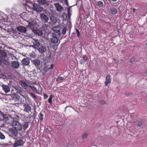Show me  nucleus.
<instances>
[{
    "instance_id": "nucleus-1",
    "label": "nucleus",
    "mask_w": 147,
    "mask_h": 147,
    "mask_svg": "<svg viewBox=\"0 0 147 147\" xmlns=\"http://www.w3.org/2000/svg\"><path fill=\"white\" fill-rule=\"evenodd\" d=\"M52 30L56 35L59 36V40H61L66 34L67 27L64 25L61 24L53 27L52 28Z\"/></svg>"
},
{
    "instance_id": "nucleus-2",
    "label": "nucleus",
    "mask_w": 147,
    "mask_h": 147,
    "mask_svg": "<svg viewBox=\"0 0 147 147\" xmlns=\"http://www.w3.org/2000/svg\"><path fill=\"white\" fill-rule=\"evenodd\" d=\"M33 44V45H31L30 46L38 50L39 52L41 54H43L46 51V47L41 44L38 39H34Z\"/></svg>"
},
{
    "instance_id": "nucleus-3",
    "label": "nucleus",
    "mask_w": 147,
    "mask_h": 147,
    "mask_svg": "<svg viewBox=\"0 0 147 147\" xmlns=\"http://www.w3.org/2000/svg\"><path fill=\"white\" fill-rule=\"evenodd\" d=\"M23 5L30 9H34V10L37 12H41L43 11V8L42 7L40 6L37 4H35V3H34L33 5V7L31 5H28L26 3H25V4H23Z\"/></svg>"
},
{
    "instance_id": "nucleus-4",
    "label": "nucleus",
    "mask_w": 147,
    "mask_h": 147,
    "mask_svg": "<svg viewBox=\"0 0 147 147\" xmlns=\"http://www.w3.org/2000/svg\"><path fill=\"white\" fill-rule=\"evenodd\" d=\"M31 60L33 64L38 69L41 71V69H42V62L37 59L34 60L31 59Z\"/></svg>"
},
{
    "instance_id": "nucleus-5",
    "label": "nucleus",
    "mask_w": 147,
    "mask_h": 147,
    "mask_svg": "<svg viewBox=\"0 0 147 147\" xmlns=\"http://www.w3.org/2000/svg\"><path fill=\"white\" fill-rule=\"evenodd\" d=\"M12 125L15 130L20 131L22 129V125L17 121L13 120L12 122Z\"/></svg>"
},
{
    "instance_id": "nucleus-6",
    "label": "nucleus",
    "mask_w": 147,
    "mask_h": 147,
    "mask_svg": "<svg viewBox=\"0 0 147 147\" xmlns=\"http://www.w3.org/2000/svg\"><path fill=\"white\" fill-rule=\"evenodd\" d=\"M52 38L50 39L51 41L53 43L55 44L57 43L59 40V44L60 43V41L59 39V36L56 34L55 32L52 33Z\"/></svg>"
},
{
    "instance_id": "nucleus-7",
    "label": "nucleus",
    "mask_w": 147,
    "mask_h": 147,
    "mask_svg": "<svg viewBox=\"0 0 147 147\" xmlns=\"http://www.w3.org/2000/svg\"><path fill=\"white\" fill-rule=\"evenodd\" d=\"M13 138L15 140L14 143L13 145V146L14 147H17L18 146H21L24 143V142L21 139H18L17 138Z\"/></svg>"
},
{
    "instance_id": "nucleus-8",
    "label": "nucleus",
    "mask_w": 147,
    "mask_h": 147,
    "mask_svg": "<svg viewBox=\"0 0 147 147\" xmlns=\"http://www.w3.org/2000/svg\"><path fill=\"white\" fill-rule=\"evenodd\" d=\"M8 95L10 96V98H9V100H13L15 102L18 101L20 100V97L16 93L11 94H9Z\"/></svg>"
},
{
    "instance_id": "nucleus-9",
    "label": "nucleus",
    "mask_w": 147,
    "mask_h": 147,
    "mask_svg": "<svg viewBox=\"0 0 147 147\" xmlns=\"http://www.w3.org/2000/svg\"><path fill=\"white\" fill-rule=\"evenodd\" d=\"M14 88L17 91V93H18L20 94L21 96H23L25 99H26L27 98H28V96H25L22 95L21 93H22L23 91H24V90L20 86H16L15 87H14Z\"/></svg>"
},
{
    "instance_id": "nucleus-10",
    "label": "nucleus",
    "mask_w": 147,
    "mask_h": 147,
    "mask_svg": "<svg viewBox=\"0 0 147 147\" xmlns=\"http://www.w3.org/2000/svg\"><path fill=\"white\" fill-rule=\"evenodd\" d=\"M40 18L42 22L44 23H47L49 20L47 16L43 13H41Z\"/></svg>"
},
{
    "instance_id": "nucleus-11",
    "label": "nucleus",
    "mask_w": 147,
    "mask_h": 147,
    "mask_svg": "<svg viewBox=\"0 0 147 147\" xmlns=\"http://www.w3.org/2000/svg\"><path fill=\"white\" fill-rule=\"evenodd\" d=\"M28 23L29 24L26 26V27L28 28L29 27V28L31 29L32 30L34 27V26L36 24V21L34 20H33L31 22H30L29 21H27Z\"/></svg>"
},
{
    "instance_id": "nucleus-12",
    "label": "nucleus",
    "mask_w": 147,
    "mask_h": 147,
    "mask_svg": "<svg viewBox=\"0 0 147 147\" xmlns=\"http://www.w3.org/2000/svg\"><path fill=\"white\" fill-rule=\"evenodd\" d=\"M43 65L44 66V67H42V69H41V71H40L42 72V75L45 76L46 73L48 71L49 69L46 63H44Z\"/></svg>"
},
{
    "instance_id": "nucleus-13",
    "label": "nucleus",
    "mask_w": 147,
    "mask_h": 147,
    "mask_svg": "<svg viewBox=\"0 0 147 147\" xmlns=\"http://www.w3.org/2000/svg\"><path fill=\"white\" fill-rule=\"evenodd\" d=\"M26 27L19 26L16 28L17 30L21 33H25L27 31Z\"/></svg>"
},
{
    "instance_id": "nucleus-14",
    "label": "nucleus",
    "mask_w": 147,
    "mask_h": 147,
    "mask_svg": "<svg viewBox=\"0 0 147 147\" xmlns=\"http://www.w3.org/2000/svg\"><path fill=\"white\" fill-rule=\"evenodd\" d=\"M11 66L13 68L17 69L19 67L20 64L17 61H13L11 63Z\"/></svg>"
},
{
    "instance_id": "nucleus-15",
    "label": "nucleus",
    "mask_w": 147,
    "mask_h": 147,
    "mask_svg": "<svg viewBox=\"0 0 147 147\" xmlns=\"http://www.w3.org/2000/svg\"><path fill=\"white\" fill-rule=\"evenodd\" d=\"M32 32L37 35L41 36L43 34V32L42 30L39 28L38 29H35L34 28L32 29Z\"/></svg>"
},
{
    "instance_id": "nucleus-16",
    "label": "nucleus",
    "mask_w": 147,
    "mask_h": 147,
    "mask_svg": "<svg viewBox=\"0 0 147 147\" xmlns=\"http://www.w3.org/2000/svg\"><path fill=\"white\" fill-rule=\"evenodd\" d=\"M88 57L84 55L82 59L80 60V64H82L85 63V62H88L89 60H88Z\"/></svg>"
},
{
    "instance_id": "nucleus-17",
    "label": "nucleus",
    "mask_w": 147,
    "mask_h": 147,
    "mask_svg": "<svg viewBox=\"0 0 147 147\" xmlns=\"http://www.w3.org/2000/svg\"><path fill=\"white\" fill-rule=\"evenodd\" d=\"M19 84L25 90H26L27 88L28 84L24 80H20L19 82Z\"/></svg>"
},
{
    "instance_id": "nucleus-18",
    "label": "nucleus",
    "mask_w": 147,
    "mask_h": 147,
    "mask_svg": "<svg viewBox=\"0 0 147 147\" xmlns=\"http://www.w3.org/2000/svg\"><path fill=\"white\" fill-rule=\"evenodd\" d=\"M9 131L10 132L13 136H16L18 134V130H15L13 128H10L9 129Z\"/></svg>"
},
{
    "instance_id": "nucleus-19",
    "label": "nucleus",
    "mask_w": 147,
    "mask_h": 147,
    "mask_svg": "<svg viewBox=\"0 0 147 147\" xmlns=\"http://www.w3.org/2000/svg\"><path fill=\"white\" fill-rule=\"evenodd\" d=\"M29 58L28 59V58H24L23 59L21 63L23 65H28L30 63V60H29Z\"/></svg>"
},
{
    "instance_id": "nucleus-20",
    "label": "nucleus",
    "mask_w": 147,
    "mask_h": 147,
    "mask_svg": "<svg viewBox=\"0 0 147 147\" xmlns=\"http://www.w3.org/2000/svg\"><path fill=\"white\" fill-rule=\"evenodd\" d=\"M111 80L110 75L109 74L107 75L106 77V81L105 82V86H107L108 84H110L111 83Z\"/></svg>"
},
{
    "instance_id": "nucleus-21",
    "label": "nucleus",
    "mask_w": 147,
    "mask_h": 147,
    "mask_svg": "<svg viewBox=\"0 0 147 147\" xmlns=\"http://www.w3.org/2000/svg\"><path fill=\"white\" fill-rule=\"evenodd\" d=\"M37 1L38 3L42 5H46L47 6H48V3L47 2L46 0H37Z\"/></svg>"
},
{
    "instance_id": "nucleus-22",
    "label": "nucleus",
    "mask_w": 147,
    "mask_h": 147,
    "mask_svg": "<svg viewBox=\"0 0 147 147\" xmlns=\"http://www.w3.org/2000/svg\"><path fill=\"white\" fill-rule=\"evenodd\" d=\"M55 7L56 8L57 10V11H61L63 10L64 8L63 7L61 6V5L58 3H55L54 4Z\"/></svg>"
},
{
    "instance_id": "nucleus-23",
    "label": "nucleus",
    "mask_w": 147,
    "mask_h": 147,
    "mask_svg": "<svg viewBox=\"0 0 147 147\" xmlns=\"http://www.w3.org/2000/svg\"><path fill=\"white\" fill-rule=\"evenodd\" d=\"M24 106L25 107L24 111L26 112H28L30 111L31 110V107L28 104H25L24 105Z\"/></svg>"
},
{
    "instance_id": "nucleus-24",
    "label": "nucleus",
    "mask_w": 147,
    "mask_h": 147,
    "mask_svg": "<svg viewBox=\"0 0 147 147\" xmlns=\"http://www.w3.org/2000/svg\"><path fill=\"white\" fill-rule=\"evenodd\" d=\"M67 14L65 12H64L63 13L62 16L63 18V20H66L67 18V17L69 21H70V17L71 15V14H67Z\"/></svg>"
},
{
    "instance_id": "nucleus-25",
    "label": "nucleus",
    "mask_w": 147,
    "mask_h": 147,
    "mask_svg": "<svg viewBox=\"0 0 147 147\" xmlns=\"http://www.w3.org/2000/svg\"><path fill=\"white\" fill-rule=\"evenodd\" d=\"M2 87L3 90L5 91V93H7L10 91L9 87L7 85L3 84Z\"/></svg>"
},
{
    "instance_id": "nucleus-26",
    "label": "nucleus",
    "mask_w": 147,
    "mask_h": 147,
    "mask_svg": "<svg viewBox=\"0 0 147 147\" xmlns=\"http://www.w3.org/2000/svg\"><path fill=\"white\" fill-rule=\"evenodd\" d=\"M0 55H1L3 57H7L6 53L3 50H0Z\"/></svg>"
},
{
    "instance_id": "nucleus-27",
    "label": "nucleus",
    "mask_w": 147,
    "mask_h": 147,
    "mask_svg": "<svg viewBox=\"0 0 147 147\" xmlns=\"http://www.w3.org/2000/svg\"><path fill=\"white\" fill-rule=\"evenodd\" d=\"M110 10L111 11V14L112 15L115 14L117 13V10L115 8H110Z\"/></svg>"
},
{
    "instance_id": "nucleus-28",
    "label": "nucleus",
    "mask_w": 147,
    "mask_h": 147,
    "mask_svg": "<svg viewBox=\"0 0 147 147\" xmlns=\"http://www.w3.org/2000/svg\"><path fill=\"white\" fill-rule=\"evenodd\" d=\"M29 123L28 122H25L22 124L23 129L25 130L28 126Z\"/></svg>"
},
{
    "instance_id": "nucleus-29",
    "label": "nucleus",
    "mask_w": 147,
    "mask_h": 147,
    "mask_svg": "<svg viewBox=\"0 0 147 147\" xmlns=\"http://www.w3.org/2000/svg\"><path fill=\"white\" fill-rule=\"evenodd\" d=\"M47 26L45 24H44L42 26L40 29L42 30V31L45 32L47 29Z\"/></svg>"
},
{
    "instance_id": "nucleus-30",
    "label": "nucleus",
    "mask_w": 147,
    "mask_h": 147,
    "mask_svg": "<svg viewBox=\"0 0 147 147\" xmlns=\"http://www.w3.org/2000/svg\"><path fill=\"white\" fill-rule=\"evenodd\" d=\"M137 124L136 125L138 127L141 126L144 123V122H143L142 121V120H138L137 121Z\"/></svg>"
},
{
    "instance_id": "nucleus-31",
    "label": "nucleus",
    "mask_w": 147,
    "mask_h": 147,
    "mask_svg": "<svg viewBox=\"0 0 147 147\" xmlns=\"http://www.w3.org/2000/svg\"><path fill=\"white\" fill-rule=\"evenodd\" d=\"M45 113V111H42L39 115V119H40V121H42L43 120V113Z\"/></svg>"
},
{
    "instance_id": "nucleus-32",
    "label": "nucleus",
    "mask_w": 147,
    "mask_h": 147,
    "mask_svg": "<svg viewBox=\"0 0 147 147\" xmlns=\"http://www.w3.org/2000/svg\"><path fill=\"white\" fill-rule=\"evenodd\" d=\"M88 136V134L87 133L85 132L84 134L82 135L81 138L83 140H84L86 139Z\"/></svg>"
},
{
    "instance_id": "nucleus-33",
    "label": "nucleus",
    "mask_w": 147,
    "mask_h": 147,
    "mask_svg": "<svg viewBox=\"0 0 147 147\" xmlns=\"http://www.w3.org/2000/svg\"><path fill=\"white\" fill-rule=\"evenodd\" d=\"M9 84V86H11L13 87L14 88V87H16V83L12 81H10Z\"/></svg>"
},
{
    "instance_id": "nucleus-34",
    "label": "nucleus",
    "mask_w": 147,
    "mask_h": 147,
    "mask_svg": "<svg viewBox=\"0 0 147 147\" xmlns=\"http://www.w3.org/2000/svg\"><path fill=\"white\" fill-rule=\"evenodd\" d=\"M45 130L46 132L49 133L52 130V128L50 127L47 126L45 127Z\"/></svg>"
},
{
    "instance_id": "nucleus-35",
    "label": "nucleus",
    "mask_w": 147,
    "mask_h": 147,
    "mask_svg": "<svg viewBox=\"0 0 147 147\" xmlns=\"http://www.w3.org/2000/svg\"><path fill=\"white\" fill-rule=\"evenodd\" d=\"M7 115L6 114H4L3 113V114H2L1 115L2 116L3 119L5 121H7L9 119V117H8L6 116Z\"/></svg>"
},
{
    "instance_id": "nucleus-36",
    "label": "nucleus",
    "mask_w": 147,
    "mask_h": 147,
    "mask_svg": "<svg viewBox=\"0 0 147 147\" xmlns=\"http://www.w3.org/2000/svg\"><path fill=\"white\" fill-rule=\"evenodd\" d=\"M125 9V6L122 4H121L119 7V9L121 11H123Z\"/></svg>"
},
{
    "instance_id": "nucleus-37",
    "label": "nucleus",
    "mask_w": 147,
    "mask_h": 147,
    "mask_svg": "<svg viewBox=\"0 0 147 147\" xmlns=\"http://www.w3.org/2000/svg\"><path fill=\"white\" fill-rule=\"evenodd\" d=\"M26 3L28 5H31L32 7H33V5L34 4V3H32L31 1L29 0H26Z\"/></svg>"
},
{
    "instance_id": "nucleus-38",
    "label": "nucleus",
    "mask_w": 147,
    "mask_h": 147,
    "mask_svg": "<svg viewBox=\"0 0 147 147\" xmlns=\"http://www.w3.org/2000/svg\"><path fill=\"white\" fill-rule=\"evenodd\" d=\"M4 26H5V27H6V26L5 24L1 23H0V29H3L4 30L6 31V29L5 28H3Z\"/></svg>"
},
{
    "instance_id": "nucleus-39",
    "label": "nucleus",
    "mask_w": 147,
    "mask_h": 147,
    "mask_svg": "<svg viewBox=\"0 0 147 147\" xmlns=\"http://www.w3.org/2000/svg\"><path fill=\"white\" fill-rule=\"evenodd\" d=\"M11 30H12V32H11L13 33V36H16L18 31L16 30H14L13 28H11Z\"/></svg>"
},
{
    "instance_id": "nucleus-40",
    "label": "nucleus",
    "mask_w": 147,
    "mask_h": 147,
    "mask_svg": "<svg viewBox=\"0 0 147 147\" xmlns=\"http://www.w3.org/2000/svg\"><path fill=\"white\" fill-rule=\"evenodd\" d=\"M29 87L31 88L33 90V91L35 92H37V90L35 88V87L34 86H33L30 85H29Z\"/></svg>"
},
{
    "instance_id": "nucleus-41",
    "label": "nucleus",
    "mask_w": 147,
    "mask_h": 147,
    "mask_svg": "<svg viewBox=\"0 0 147 147\" xmlns=\"http://www.w3.org/2000/svg\"><path fill=\"white\" fill-rule=\"evenodd\" d=\"M37 114V113L36 112L35 110H34V114L32 115L31 117H32L34 119L36 117V115Z\"/></svg>"
},
{
    "instance_id": "nucleus-42",
    "label": "nucleus",
    "mask_w": 147,
    "mask_h": 147,
    "mask_svg": "<svg viewBox=\"0 0 147 147\" xmlns=\"http://www.w3.org/2000/svg\"><path fill=\"white\" fill-rule=\"evenodd\" d=\"M5 136L1 132H0V138L1 139L3 140L5 138Z\"/></svg>"
},
{
    "instance_id": "nucleus-43",
    "label": "nucleus",
    "mask_w": 147,
    "mask_h": 147,
    "mask_svg": "<svg viewBox=\"0 0 147 147\" xmlns=\"http://www.w3.org/2000/svg\"><path fill=\"white\" fill-rule=\"evenodd\" d=\"M53 97V96L52 95H51L50 96L48 100V102H49L50 103H52V98Z\"/></svg>"
},
{
    "instance_id": "nucleus-44",
    "label": "nucleus",
    "mask_w": 147,
    "mask_h": 147,
    "mask_svg": "<svg viewBox=\"0 0 147 147\" xmlns=\"http://www.w3.org/2000/svg\"><path fill=\"white\" fill-rule=\"evenodd\" d=\"M97 5L100 7H102L103 5V2L102 1H99L98 2V4Z\"/></svg>"
},
{
    "instance_id": "nucleus-45",
    "label": "nucleus",
    "mask_w": 147,
    "mask_h": 147,
    "mask_svg": "<svg viewBox=\"0 0 147 147\" xmlns=\"http://www.w3.org/2000/svg\"><path fill=\"white\" fill-rule=\"evenodd\" d=\"M49 17L50 19V20L52 22H53V20H52V18H55V17H54L53 14H49Z\"/></svg>"
},
{
    "instance_id": "nucleus-46",
    "label": "nucleus",
    "mask_w": 147,
    "mask_h": 147,
    "mask_svg": "<svg viewBox=\"0 0 147 147\" xmlns=\"http://www.w3.org/2000/svg\"><path fill=\"white\" fill-rule=\"evenodd\" d=\"M29 94L30 95V96L32 97L34 99H35L36 98V95H34L32 93H29Z\"/></svg>"
},
{
    "instance_id": "nucleus-47",
    "label": "nucleus",
    "mask_w": 147,
    "mask_h": 147,
    "mask_svg": "<svg viewBox=\"0 0 147 147\" xmlns=\"http://www.w3.org/2000/svg\"><path fill=\"white\" fill-rule=\"evenodd\" d=\"M76 31L77 36L79 38L80 37V34L79 30L78 29H76Z\"/></svg>"
},
{
    "instance_id": "nucleus-48",
    "label": "nucleus",
    "mask_w": 147,
    "mask_h": 147,
    "mask_svg": "<svg viewBox=\"0 0 147 147\" xmlns=\"http://www.w3.org/2000/svg\"><path fill=\"white\" fill-rule=\"evenodd\" d=\"M30 57L32 58H35L36 57L35 53H31L30 54Z\"/></svg>"
},
{
    "instance_id": "nucleus-49",
    "label": "nucleus",
    "mask_w": 147,
    "mask_h": 147,
    "mask_svg": "<svg viewBox=\"0 0 147 147\" xmlns=\"http://www.w3.org/2000/svg\"><path fill=\"white\" fill-rule=\"evenodd\" d=\"M135 61V58L134 57H132L130 59L129 62L131 63H133Z\"/></svg>"
},
{
    "instance_id": "nucleus-50",
    "label": "nucleus",
    "mask_w": 147,
    "mask_h": 147,
    "mask_svg": "<svg viewBox=\"0 0 147 147\" xmlns=\"http://www.w3.org/2000/svg\"><path fill=\"white\" fill-rule=\"evenodd\" d=\"M69 24L68 26H69V28H70V31H69V32L70 33V30L72 27V25L71 24V22L70 21H69Z\"/></svg>"
},
{
    "instance_id": "nucleus-51",
    "label": "nucleus",
    "mask_w": 147,
    "mask_h": 147,
    "mask_svg": "<svg viewBox=\"0 0 147 147\" xmlns=\"http://www.w3.org/2000/svg\"><path fill=\"white\" fill-rule=\"evenodd\" d=\"M5 65H7L9 64V63L6 60H4V61L3 62Z\"/></svg>"
},
{
    "instance_id": "nucleus-52",
    "label": "nucleus",
    "mask_w": 147,
    "mask_h": 147,
    "mask_svg": "<svg viewBox=\"0 0 147 147\" xmlns=\"http://www.w3.org/2000/svg\"><path fill=\"white\" fill-rule=\"evenodd\" d=\"M62 80H64L65 79H63V78L62 77H59L57 78L56 81H59Z\"/></svg>"
},
{
    "instance_id": "nucleus-53",
    "label": "nucleus",
    "mask_w": 147,
    "mask_h": 147,
    "mask_svg": "<svg viewBox=\"0 0 147 147\" xmlns=\"http://www.w3.org/2000/svg\"><path fill=\"white\" fill-rule=\"evenodd\" d=\"M125 94L126 96H128L129 95H131V92H125Z\"/></svg>"
},
{
    "instance_id": "nucleus-54",
    "label": "nucleus",
    "mask_w": 147,
    "mask_h": 147,
    "mask_svg": "<svg viewBox=\"0 0 147 147\" xmlns=\"http://www.w3.org/2000/svg\"><path fill=\"white\" fill-rule=\"evenodd\" d=\"M67 14H71V13L70 11L71 9H67Z\"/></svg>"
},
{
    "instance_id": "nucleus-55",
    "label": "nucleus",
    "mask_w": 147,
    "mask_h": 147,
    "mask_svg": "<svg viewBox=\"0 0 147 147\" xmlns=\"http://www.w3.org/2000/svg\"><path fill=\"white\" fill-rule=\"evenodd\" d=\"M7 32L10 33L11 32H12V30H11V28H8V29L7 30Z\"/></svg>"
},
{
    "instance_id": "nucleus-56",
    "label": "nucleus",
    "mask_w": 147,
    "mask_h": 147,
    "mask_svg": "<svg viewBox=\"0 0 147 147\" xmlns=\"http://www.w3.org/2000/svg\"><path fill=\"white\" fill-rule=\"evenodd\" d=\"M64 1L65 3V4L67 6H68L69 5L68 0H64Z\"/></svg>"
},
{
    "instance_id": "nucleus-57",
    "label": "nucleus",
    "mask_w": 147,
    "mask_h": 147,
    "mask_svg": "<svg viewBox=\"0 0 147 147\" xmlns=\"http://www.w3.org/2000/svg\"><path fill=\"white\" fill-rule=\"evenodd\" d=\"M54 65L53 64H51V66L50 67H49V69H52Z\"/></svg>"
},
{
    "instance_id": "nucleus-58",
    "label": "nucleus",
    "mask_w": 147,
    "mask_h": 147,
    "mask_svg": "<svg viewBox=\"0 0 147 147\" xmlns=\"http://www.w3.org/2000/svg\"><path fill=\"white\" fill-rule=\"evenodd\" d=\"M105 103V101L104 100H102L100 101V104H104Z\"/></svg>"
},
{
    "instance_id": "nucleus-59",
    "label": "nucleus",
    "mask_w": 147,
    "mask_h": 147,
    "mask_svg": "<svg viewBox=\"0 0 147 147\" xmlns=\"http://www.w3.org/2000/svg\"><path fill=\"white\" fill-rule=\"evenodd\" d=\"M44 97L45 99H46L48 97V96L47 94H44Z\"/></svg>"
},
{
    "instance_id": "nucleus-60",
    "label": "nucleus",
    "mask_w": 147,
    "mask_h": 147,
    "mask_svg": "<svg viewBox=\"0 0 147 147\" xmlns=\"http://www.w3.org/2000/svg\"><path fill=\"white\" fill-rule=\"evenodd\" d=\"M108 1L109 3H111L112 1L113 2H115L117 1V0H108Z\"/></svg>"
},
{
    "instance_id": "nucleus-61",
    "label": "nucleus",
    "mask_w": 147,
    "mask_h": 147,
    "mask_svg": "<svg viewBox=\"0 0 147 147\" xmlns=\"http://www.w3.org/2000/svg\"><path fill=\"white\" fill-rule=\"evenodd\" d=\"M70 146H71L70 144H66V146L67 147H69Z\"/></svg>"
},
{
    "instance_id": "nucleus-62",
    "label": "nucleus",
    "mask_w": 147,
    "mask_h": 147,
    "mask_svg": "<svg viewBox=\"0 0 147 147\" xmlns=\"http://www.w3.org/2000/svg\"><path fill=\"white\" fill-rule=\"evenodd\" d=\"M75 5H73L72 6H69V7L67 8V9H71V8L73 6H75Z\"/></svg>"
},
{
    "instance_id": "nucleus-63",
    "label": "nucleus",
    "mask_w": 147,
    "mask_h": 147,
    "mask_svg": "<svg viewBox=\"0 0 147 147\" xmlns=\"http://www.w3.org/2000/svg\"><path fill=\"white\" fill-rule=\"evenodd\" d=\"M2 61L1 59L0 58V66L1 65L2 63Z\"/></svg>"
},
{
    "instance_id": "nucleus-64",
    "label": "nucleus",
    "mask_w": 147,
    "mask_h": 147,
    "mask_svg": "<svg viewBox=\"0 0 147 147\" xmlns=\"http://www.w3.org/2000/svg\"><path fill=\"white\" fill-rule=\"evenodd\" d=\"M114 60L115 62L116 63H117V62H118V61L116 59H114Z\"/></svg>"
}]
</instances>
